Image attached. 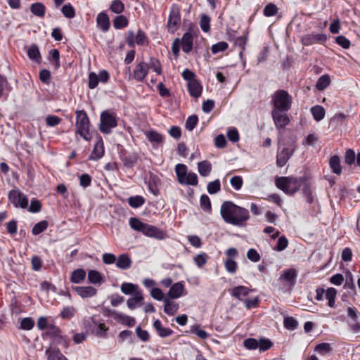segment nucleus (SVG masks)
<instances>
[{
	"label": "nucleus",
	"instance_id": "obj_1",
	"mask_svg": "<svg viewBox=\"0 0 360 360\" xmlns=\"http://www.w3.org/2000/svg\"><path fill=\"white\" fill-rule=\"evenodd\" d=\"M275 186L288 195H294L302 186V193L307 202L311 204L314 201L310 176L307 174L299 177L277 176L275 178Z\"/></svg>",
	"mask_w": 360,
	"mask_h": 360
},
{
	"label": "nucleus",
	"instance_id": "obj_2",
	"mask_svg": "<svg viewBox=\"0 0 360 360\" xmlns=\"http://www.w3.org/2000/svg\"><path fill=\"white\" fill-rule=\"evenodd\" d=\"M220 214L224 221L234 226H240L250 217L247 209L238 206L232 201H224L221 204Z\"/></svg>",
	"mask_w": 360,
	"mask_h": 360
},
{
	"label": "nucleus",
	"instance_id": "obj_3",
	"mask_svg": "<svg viewBox=\"0 0 360 360\" xmlns=\"http://www.w3.org/2000/svg\"><path fill=\"white\" fill-rule=\"evenodd\" d=\"M75 114V134L89 141L92 139V134L90 131V120L86 112L84 110H77Z\"/></svg>",
	"mask_w": 360,
	"mask_h": 360
},
{
	"label": "nucleus",
	"instance_id": "obj_4",
	"mask_svg": "<svg viewBox=\"0 0 360 360\" xmlns=\"http://www.w3.org/2000/svg\"><path fill=\"white\" fill-rule=\"evenodd\" d=\"M271 102L273 104L272 110L289 111L292 106V96L284 89H279L274 92L272 96Z\"/></svg>",
	"mask_w": 360,
	"mask_h": 360
},
{
	"label": "nucleus",
	"instance_id": "obj_5",
	"mask_svg": "<svg viewBox=\"0 0 360 360\" xmlns=\"http://www.w3.org/2000/svg\"><path fill=\"white\" fill-rule=\"evenodd\" d=\"M117 124V118L115 112L104 110L101 113L99 124L101 132L109 134L112 132V129L115 128Z\"/></svg>",
	"mask_w": 360,
	"mask_h": 360
},
{
	"label": "nucleus",
	"instance_id": "obj_6",
	"mask_svg": "<svg viewBox=\"0 0 360 360\" xmlns=\"http://www.w3.org/2000/svg\"><path fill=\"white\" fill-rule=\"evenodd\" d=\"M125 41L127 46L132 49L135 47L136 44L138 46H148L149 44V39L146 32L141 29L137 30L136 34H134V31L128 30L126 33Z\"/></svg>",
	"mask_w": 360,
	"mask_h": 360
},
{
	"label": "nucleus",
	"instance_id": "obj_7",
	"mask_svg": "<svg viewBox=\"0 0 360 360\" xmlns=\"http://www.w3.org/2000/svg\"><path fill=\"white\" fill-rule=\"evenodd\" d=\"M295 149L296 144L293 141H288L285 143L283 148H278L276 155V165L278 167H283L285 166L293 155Z\"/></svg>",
	"mask_w": 360,
	"mask_h": 360
},
{
	"label": "nucleus",
	"instance_id": "obj_8",
	"mask_svg": "<svg viewBox=\"0 0 360 360\" xmlns=\"http://www.w3.org/2000/svg\"><path fill=\"white\" fill-rule=\"evenodd\" d=\"M181 15L178 6L173 4L170 8L167 27L168 32L174 34L181 24Z\"/></svg>",
	"mask_w": 360,
	"mask_h": 360
},
{
	"label": "nucleus",
	"instance_id": "obj_9",
	"mask_svg": "<svg viewBox=\"0 0 360 360\" xmlns=\"http://www.w3.org/2000/svg\"><path fill=\"white\" fill-rule=\"evenodd\" d=\"M8 201L16 208L26 209L28 207L27 197L19 189H12L8 195Z\"/></svg>",
	"mask_w": 360,
	"mask_h": 360
},
{
	"label": "nucleus",
	"instance_id": "obj_10",
	"mask_svg": "<svg viewBox=\"0 0 360 360\" xmlns=\"http://www.w3.org/2000/svg\"><path fill=\"white\" fill-rule=\"evenodd\" d=\"M327 39L326 34L311 32L304 35L301 39V43L303 46H308L315 44H323Z\"/></svg>",
	"mask_w": 360,
	"mask_h": 360
},
{
	"label": "nucleus",
	"instance_id": "obj_11",
	"mask_svg": "<svg viewBox=\"0 0 360 360\" xmlns=\"http://www.w3.org/2000/svg\"><path fill=\"white\" fill-rule=\"evenodd\" d=\"M288 111L272 110L271 116L277 129H284L290 123Z\"/></svg>",
	"mask_w": 360,
	"mask_h": 360
},
{
	"label": "nucleus",
	"instance_id": "obj_12",
	"mask_svg": "<svg viewBox=\"0 0 360 360\" xmlns=\"http://www.w3.org/2000/svg\"><path fill=\"white\" fill-rule=\"evenodd\" d=\"M347 316L350 318L351 323L349 324L351 330L354 333L360 332V312L354 307H348Z\"/></svg>",
	"mask_w": 360,
	"mask_h": 360
},
{
	"label": "nucleus",
	"instance_id": "obj_13",
	"mask_svg": "<svg viewBox=\"0 0 360 360\" xmlns=\"http://www.w3.org/2000/svg\"><path fill=\"white\" fill-rule=\"evenodd\" d=\"M149 72V65L144 61L138 63L134 70L133 77L136 82H143Z\"/></svg>",
	"mask_w": 360,
	"mask_h": 360
},
{
	"label": "nucleus",
	"instance_id": "obj_14",
	"mask_svg": "<svg viewBox=\"0 0 360 360\" xmlns=\"http://www.w3.org/2000/svg\"><path fill=\"white\" fill-rule=\"evenodd\" d=\"M143 235L160 240H165L168 238V235L166 231L148 224Z\"/></svg>",
	"mask_w": 360,
	"mask_h": 360
},
{
	"label": "nucleus",
	"instance_id": "obj_15",
	"mask_svg": "<svg viewBox=\"0 0 360 360\" xmlns=\"http://www.w3.org/2000/svg\"><path fill=\"white\" fill-rule=\"evenodd\" d=\"M91 319L95 326L92 330V333L98 337L106 338L108 327H107L105 323L100 322L99 316H93Z\"/></svg>",
	"mask_w": 360,
	"mask_h": 360
},
{
	"label": "nucleus",
	"instance_id": "obj_16",
	"mask_svg": "<svg viewBox=\"0 0 360 360\" xmlns=\"http://www.w3.org/2000/svg\"><path fill=\"white\" fill-rule=\"evenodd\" d=\"M193 34L191 31V28L183 34L181 41L182 50L184 53H190L193 48Z\"/></svg>",
	"mask_w": 360,
	"mask_h": 360
},
{
	"label": "nucleus",
	"instance_id": "obj_17",
	"mask_svg": "<svg viewBox=\"0 0 360 360\" xmlns=\"http://www.w3.org/2000/svg\"><path fill=\"white\" fill-rule=\"evenodd\" d=\"M184 290L185 286L184 282H177L170 287L166 297H168L169 299L179 298L184 294Z\"/></svg>",
	"mask_w": 360,
	"mask_h": 360
},
{
	"label": "nucleus",
	"instance_id": "obj_18",
	"mask_svg": "<svg viewBox=\"0 0 360 360\" xmlns=\"http://www.w3.org/2000/svg\"><path fill=\"white\" fill-rule=\"evenodd\" d=\"M72 289L81 297H91L96 295L97 290L92 286H72Z\"/></svg>",
	"mask_w": 360,
	"mask_h": 360
},
{
	"label": "nucleus",
	"instance_id": "obj_19",
	"mask_svg": "<svg viewBox=\"0 0 360 360\" xmlns=\"http://www.w3.org/2000/svg\"><path fill=\"white\" fill-rule=\"evenodd\" d=\"M252 290L244 285L234 287L231 290V295L234 298L243 302Z\"/></svg>",
	"mask_w": 360,
	"mask_h": 360
},
{
	"label": "nucleus",
	"instance_id": "obj_20",
	"mask_svg": "<svg viewBox=\"0 0 360 360\" xmlns=\"http://www.w3.org/2000/svg\"><path fill=\"white\" fill-rule=\"evenodd\" d=\"M297 276V274L295 269H288L281 273L280 279L285 282L289 287H292L296 283Z\"/></svg>",
	"mask_w": 360,
	"mask_h": 360
},
{
	"label": "nucleus",
	"instance_id": "obj_21",
	"mask_svg": "<svg viewBox=\"0 0 360 360\" xmlns=\"http://www.w3.org/2000/svg\"><path fill=\"white\" fill-rule=\"evenodd\" d=\"M105 154L104 143L101 137L95 143L94 149L89 155V160H98L103 157Z\"/></svg>",
	"mask_w": 360,
	"mask_h": 360
},
{
	"label": "nucleus",
	"instance_id": "obj_22",
	"mask_svg": "<svg viewBox=\"0 0 360 360\" xmlns=\"http://www.w3.org/2000/svg\"><path fill=\"white\" fill-rule=\"evenodd\" d=\"M96 25L104 32L109 30L110 27V18L105 12L103 11L98 14L96 17Z\"/></svg>",
	"mask_w": 360,
	"mask_h": 360
},
{
	"label": "nucleus",
	"instance_id": "obj_23",
	"mask_svg": "<svg viewBox=\"0 0 360 360\" xmlns=\"http://www.w3.org/2000/svg\"><path fill=\"white\" fill-rule=\"evenodd\" d=\"M188 91L190 96L193 98H199L202 92V86L198 80L188 82Z\"/></svg>",
	"mask_w": 360,
	"mask_h": 360
},
{
	"label": "nucleus",
	"instance_id": "obj_24",
	"mask_svg": "<svg viewBox=\"0 0 360 360\" xmlns=\"http://www.w3.org/2000/svg\"><path fill=\"white\" fill-rule=\"evenodd\" d=\"M116 266L122 270H127L131 268L132 260L127 254H122L118 256L116 260Z\"/></svg>",
	"mask_w": 360,
	"mask_h": 360
},
{
	"label": "nucleus",
	"instance_id": "obj_25",
	"mask_svg": "<svg viewBox=\"0 0 360 360\" xmlns=\"http://www.w3.org/2000/svg\"><path fill=\"white\" fill-rule=\"evenodd\" d=\"M153 328L156 330L158 335L161 338H167L173 334L174 331L169 328L162 326V322L157 319L153 322Z\"/></svg>",
	"mask_w": 360,
	"mask_h": 360
},
{
	"label": "nucleus",
	"instance_id": "obj_26",
	"mask_svg": "<svg viewBox=\"0 0 360 360\" xmlns=\"http://www.w3.org/2000/svg\"><path fill=\"white\" fill-rule=\"evenodd\" d=\"M12 87L9 84L7 78L0 75V99L2 98L6 99Z\"/></svg>",
	"mask_w": 360,
	"mask_h": 360
},
{
	"label": "nucleus",
	"instance_id": "obj_27",
	"mask_svg": "<svg viewBox=\"0 0 360 360\" xmlns=\"http://www.w3.org/2000/svg\"><path fill=\"white\" fill-rule=\"evenodd\" d=\"M329 166L333 173L340 175L342 174V167L340 163V158L338 155H335L330 157L329 160Z\"/></svg>",
	"mask_w": 360,
	"mask_h": 360
},
{
	"label": "nucleus",
	"instance_id": "obj_28",
	"mask_svg": "<svg viewBox=\"0 0 360 360\" xmlns=\"http://www.w3.org/2000/svg\"><path fill=\"white\" fill-rule=\"evenodd\" d=\"M164 312L169 316L174 315L179 309V304L174 301H171L168 297H165L164 299Z\"/></svg>",
	"mask_w": 360,
	"mask_h": 360
},
{
	"label": "nucleus",
	"instance_id": "obj_29",
	"mask_svg": "<svg viewBox=\"0 0 360 360\" xmlns=\"http://www.w3.org/2000/svg\"><path fill=\"white\" fill-rule=\"evenodd\" d=\"M86 276V274L84 269H77L71 273L70 281L72 283H81L84 281Z\"/></svg>",
	"mask_w": 360,
	"mask_h": 360
},
{
	"label": "nucleus",
	"instance_id": "obj_30",
	"mask_svg": "<svg viewBox=\"0 0 360 360\" xmlns=\"http://www.w3.org/2000/svg\"><path fill=\"white\" fill-rule=\"evenodd\" d=\"M129 224L133 230L141 232L143 234H144V231L148 226V224L143 223L136 217H131Z\"/></svg>",
	"mask_w": 360,
	"mask_h": 360
},
{
	"label": "nucleus",
	"instance_id": "obj_31",
	"mask_svg": "<svg viewBox=\"0 0 360 360\" xmlns=\"http://www.w3.org/2000/svg\"><path fill=\"white\" fill-rule=\"evenodd\" d=\"M48 360H68L59 349L48 348L45 351Z\"/></svg>",
	"mask_w": 360,
	"mask_h": 360
},
{
	"label": "nucleus",
	"instance_id": "obj_32",
	"mask_svg": "<svg viewBox=\"0 0 360 360\" xmlns=\"http://www.w3.org/2000/svg\"><path fill=\"white\" fill-rule=\"evenodd\" d=\"M121 291L125 295H136V292H141L139 288V285L131 283L124 282L121 285Z\"/></svg>",
	"mask_w": 360,
	"mask_h": 360
},
{
	"label": "nucleus",
	"instance_id": "obj_33",
	"mask_svg": "<svg viewBox=\"0 0 360 360\" xmlns=\"http://www.w3.org/2000/svg\"><path fill=\"white\" fill-rule=\"evenodd\" d=\"M29 58L37 63H40L41 60V53L37 44H32L27 50Z\"/></svg>",
	"mask_w": 360,
	"mask_h": 360
},
{
	"label": "nucleus",
	"instance_id": "obj_34",
	"mask_svg": "<svg viewBox=\"0 0 360 360\" xmlns=\"http://www.w3.org/2000/svg\"><path fill=\"white\" fill-rule=\"evenodd\" d=\"M88 280L90 283L101 285L104 282L102 274L96 270H90L88 272Z\"/></svg>",
	"mask_w": 360,
	"mask_h": 360
},
{
	"label": "nucleus",
	"instance_id": "obj_35",
	"mask_svg": "<svg viewBox=\"0 0 360 360\" xmlns=\"http://www.w3.org/2000/svg\"><path fill=\"white\" fill-rule=\"evenodd\" d=\"M30 11L34 15L43 18L46 14V6L41 2H36L30 6Z\"/></svg>",
	"mask_w": 360,
	"mask_h": 360
},
{
	"label": "nucleus",
	"instance_id": "obj_36",
	"mask_svg": "<svg viewBox=\"0 0 360 360\" xmlns=\"http://www.w3.org/2000/svg\"><path fill=\"white\" fill-rule=\"evenodd\" d=\"M113 27L116 30H121L128 26L129 20L123 15H118L113 19Z\"/></svg>",
	"mask_w": 360,
	"mask_h": 360
},
{
	"label": "nucleus",
	"instance_id": "obj_37",
	"mask_svg": "<svg viewBox=\"0 0 360 360\" xmlns=\"http://www.w3.org/2000/svg\"><path fill=\"white\" fill-rule=\"evenodd\" d=\"M143 300V296L142 292H136L134 297H130L127 300V304L130 309H134L136 307L141 304Z\"/></svg>",
	"mask_w": 360,
	"mask_h": 360
},
{
	"label": "nucleus",
	"instance_id": "obj_38",
	"mask_svg": "<svg viewBox=\"0 0 360 360\" xmlns=\"http://www.w3.org/2000/svg\"><path fill=\"white\" fill-rule=\"evenodd\" d=\"M311 112L312 114L314 119L316 122L322 120L324 118L326 114L324 108L319 105L313 106L311 108Z\"/></svg>",
	"mask_w": 360,
	"mask_h": 360
},
{
	"label": "nucleus",
	"instance_id": "obj_39",
	"mask_svg": "<svg viewBox=\"0 0 360 360\" xmlns=\"http://www.w3.org/2000/svg\"><path fill=\"white\" fill-rule=\"evenodd\" d=\"M149 69H151L157 75H161L162 74V68L159 59L155 57H150L149 58Z\"/></svg>",
	"mask_w": 360,
	"mask_h": 360
},
{
	"label": "nucleus",
	"instance_id": "obj_40",
	"mask_svg": "<svg viewBox=\"0 0 360 360\" xmlns=\"http://www.w3.org/2000/svg\"><path fill=\"white\" fill-rule=\"evenodd\" d=\"M127 202L130 207L133 208H139L145 204L146 199L141 195L131 196Z\"/></svg>",
	"mask_w": 360,
	"mask_h": 360
},
{
	"label": "nucleus",
	"instance_id": "obj_41",
	"mask_svg": "<svg viewBox=\"0 0 360 360\" xmlns=\"http://www.w3.org/2000/svg\"><path fill=\"white\" fill-rule=\"evenodd\" d=\"M198 169L201 176H207L212 170V165L207 160L201 161L198 164Z\"/></svg>",
	"mask_w": 360,
	"mask_h": 360
},
{
	"label": "nucleus",
	"instance_id": "obj_42",
	"mask_svg": "<svg viewBox=\"0 0 360 360\" xmlns=\"http://www.w3.org/2000/svg\"><path fill=\"white\" fill-rule=\"evenodd\" d=\"M337 290L334 288H328L325 292L326 298L328 300V305L331 308L335 307Z\"/></svg>",
	"mask_w": 360,
	"mask_h": 360
},
{
	"label": "nucleus",
	"instance_id": "obj_43",
	"mask_svg": "<svg viewBox=\"0 0 360 360\" xmlns=\"http://www.w3.org/2000/svg\"><path fill=\"white\" fill-rule=\"evenodd\" d=\"M330 84V78L328 75L321 76L316 84V88L319 91H323L326 89Z\"/></svg>",
	"mask_w": 360,
	"mask_h": 360
},
{
	"label": "nucleus",
	"instance_id": "obj_44",
	"mask_svg": "<svg viewBox=\"0 0 360 360\" xmlns=\"http://www.w3.org/2000/svg\"><path fill=\"white\" fill-rule=\"evenodd\" d=\"M332 350L331 345L328 342L319 343L314 348V351L322 356L330 353Z\"/></svg>",
	"mask_w": 360,
	"mask_h": 360
},
{
	"label": "nucleus",
	"instance_id": "obj_45",
	"mask_svg": "<svg viewBox=\"0 0 360 360\" xmlns=\"http://www.w3.org/2000/svg\"><path fill=\"white\" fill-rule=\"evenodd\" d=\"M146 135L148 140L151 143H161L163 142L162 135L155 130H150Z\"/></svg>",
	"mask_w": 360,
	"mask_h": 360
},
{
	"label": "nucleus",
	"instance_id": "obj_46",
	"mask_svg": "<svg viewBox=\"0 0 360 360\" xmlns=\"http://www.w3.org/2000/svg\"><path fill=\"white\" fill-rule=\"evenodd\" d=\"M117 319L120 323L128 327H133L136 323L134 318L122 313L117 315Z\"/></svg>",
	"mask_w": 360,
	"mask_h": 360
},
{
	"label": "nucleus",
	"instance_id": "obj_47",
	"mask_svg": "<svg viewBox=\"0 0 360 360\" xmlns=\"http://www.w3.org/2000/svg\"><path fill=\"white\" fill-rule=\"evenodd\" d=\"M175 172L177 176L178 182L182 183L183 179L186 177L187 174V167L184 164H177L175 166Z\"/></svg>",
	"mask_w": 360,
	"mask_h": 360
},
{
	"label": "nucleus",
	"instance_id": "obj_48",
	"mask_svg": "<svg viewBox=\"0 0 360 360\" xmlns=\"http://www.w3.org/2000/svg\"><path fill=\"white\" fill-rule=\"evenodd\" d=\"M198 184V176L194 172L187 173L186 177L183 179L182 183H180L181 185H191L196 186Z\"/></svg>",
	"mask_w": 360,
	"mask_h": 360
},
{
	"label": "nucleus",
	"instance_id": "obj_49",
	"mask_svg": "<svg viewBox=\"0 0 360 360\" xmlns=\"http://www.w3.org/2000/svg\"><path fill=\"white\" fill-rule=\"evenodd\" d=\"M109 9L114 13L120 15L124 11V4L120 0L112 1Z\"/></svg>",
	"mask_w": 360,
	"mask_h": 360
},
{
	"label": "nucleus",
	"instance_id": "obj_50",
	"mask_svg": "<svg viewBox=\"0 0 360 360\" xmlns=\"http://www.w3.org/2000/svg\"><path fill=\"white\" fill-rule=\"evenodd\" d=\"M200 207L206 212H212V204L210 198L206 194H202L200 198Z\"/></svg>",
	"mask_w": 360,
	"mask_h": 360
},
{
	"label": "nucleus",
	"instance_id": "obj_51",
	"mask_svg": "<svg viewBox=\"0 0 360 360\" xmlns=\"http://www.w3.org/2000/svg\"><path fill=\"white\" fill-rule=\"evenodd\" d=\"M209 256L207 253L201 252L194 257L193 261L198 267L202 268L207 262Z\"/></svg>",
	"mask_w": 360,
	"mask_h": 360
},
{
	"label": "nucleus",
	"instance_id": "obj_52",
	"mask_svg": "<svg viewBox=\"0 0 360 360\" xmlns=\"http://www.w3.org/2000/svg\"><path fill=\"white\" fill-rule=\"evenodd\" d=\"M61 12L63 15L67 18L72 19L75 17V10L70 3L65 4L62 8Z\"/></svg>",
	"mask_w": 360,
	"mask_h": 360
},
{
	"label": "nucleus",
	"instance_id": "obj_53",
	"mask_svg": "<svg viewBox=\"0 0 360 360\" xmlns=\"http://www.w3.org/2000/svg\"><path fill=\"white\" fill-rule=\"evenodd\" d=\"M49 226V223L46 220H42L37 223L32 229V233L34 236H37L41 233L44 232Z\"/></svg>",
	"mask_w": 360,
	"mask_h": 360
},
{
	"label": "nucleus",
	"instance_id": "obj_54",
	"mask_svg": "<svg viewBox=\"0 0 360 360\" xmlns=\"http://www.w3.org/2000/svg\"><path fill=\"white\" fill-rule=\"evenodd\" d=\"M258 345L260 352H265L271 349L274 343L269 338H261L258 340Z\"/></svg>",
	"mask_w": 360,
	"mask_h": 360
},
{
	"label": "nucleus",
	"instance_id": "obj_55",
	"mask_svg": "<svg viewBox=\"0 0 360 360\" xmlns=\"http://www.w3.org/2000/svg\"><path fill=\"white\" fill-rule=\"evenodd\" d=\"M210 18L205 14H202L200 19V26L204 32H209L210 31Z\"/></svg>",
	"mask_w": 360,
	"mask_h": 360
},
{
	"label": "nucleus",
	"instance_id": "obj_56",
	"mask_svg": "<svg viewBox=\"0 0 360 360\" xmlns=\"http://www.w3.org/2000/svg\"><path fill=\"white\" fill-rule=\"evenodd\" d=\"M60 334L61 330L59 328V327L53 324H49V326L47 328V331L46 332V335H48L50 338H51L53 341Z\"/></svg>",
	"mask_w": 360,
	"mask_h": 360
},
{
	"label": "nucleus",
	"instance_id": "obj_57",
	"mask_svg": "<svg viewBox=\"0 0 360 360\" xmlns=\"http://www.w3.org/2000/svg\"><path fill=\"white\" fill-rule=\"evenodd\" d=\"M138 159H139L138 155L136 153H132L127 156H125L122 160H123L124 165L125 167L131 168L137 162Z\"/></svg>",
	"mask_w": 360,
	"mask_h": 360
},
{
	"label": "nucleus",
	"instance_id": "obj_58",
	"mask_svg": "<svg viewBox=\"0 0 360 360\" xmlns=\"http://www.w3.org/2000/svg\"><path fill=\"white\" fill-rule=\"evenodd\" d=\"M356 158V154L353 149H347L344 156L345 163L351 166L352 165L354 164Z\"/></svg>",
	"mask_w": 360,
	"mask_h": 360
},
{
	"label": "nucleus",
	"instance_id": "obj_59",
	"mask_svg": "<svg viewBox=\"0 0 360 360\" xmlns=\"http://www.w3.org/2000/svg\"><path fill=\"white\" fill-rule=\"evenodd\" d=\"M284 327L290 330H295L298 326L297 321L292 316H287L283 321Z\"/></svg>",
	"mask_w": 360,
	"mask_h": 360
},
{
	"label": "nucleus",
	"instance_id": "obj_60",
	"mask_svg": "<svg viewBox=\"0 0 360 360\" xmlns=\"http://www.w3.org/2000/svg\"><path fill=\"white\" fill-rule=\"evenodd\" d=\"M226 270L230 274H235L238 269V264L234 259L226 258L224 262Z\"/></svg>",
	"mask_w": 360,
	"mask_h": 360
},
{
	"label": "nucleus",
	"instance_id": "obj_61",
	"mask_svg": "<svg viewBox=\"0 0 360 360\" xmlns=\"http://www.w3.org/2000/svg\"><path fill=\"white\" fill-rule=\"evenodd\" d=\"M207 191L210 194L213 195L221 190V184L219 179L208 183L207 186Z\"/></svg>",
	"mask_w": 360,
	"mask_h": 360
},
{
	"label": "nucleus",
	"instance_id": "obj_62",
	"mask_svg": "<svg viewBox=\"0 0 360 360\" xmlns=\"http://www.w3.org/2000/svg\"><path fill=\"white\" fill-rule=\"evenodd\" d=\"M34 326V321L31 317L23 318L20 322V328L25 330H30Z\"/></svg>",
	"mask_w": 360,
	"mask_h": 360
},
{
	"label": "nucleus",
	"instance_id": "obj_63",
	"mask_svg": "<svg viewBox=\"0 0 360 360\" xmlns=\"http://www.w3.org/2000/svg\"><path fill=\"white\" fill-rule=\"evenodd\" d=\"M243 302L247 309H251L259 306L260 300L258 297H255L253 298H246Z\"/></svg>",
	"mask_w": 360,
	"mask_h": 360
},
{
	"label": "nucleus",
	"instance_id": "obj_64",
	"mask_svg": "<svg viewBox=\"0 0 360 360\" xmlns=\"http://www.w3.org/2000/svg\"><path fill=\"white\" fill-rule=\"evenodd\" d=\"M191 332L202 340H205L209 337V334L200 328L199 325H193L191 327Z\"/></svg>",
	"mask_w": 360,
	"mask_h": 360
}]
</instances>
